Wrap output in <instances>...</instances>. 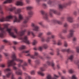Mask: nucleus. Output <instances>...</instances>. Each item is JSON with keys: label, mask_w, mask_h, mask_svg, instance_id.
<instances>
[{"label": "nucleus", "mask_w": 79, "mask_h": 79, "mask_svg": "<svg viewBox=\"0 0 79 79\" xmlns=\"http://www.w3.org/2000/svg\"><path fill=\"white\" fill-rule=\"evenodd\" d=\"M66 6V5H62V4H60L59 5V10L60 11H61V10H63V9L64 7Z\"/></svg>", "instance_id": "obj_23"}, {"label": "nucleus", "mask_w": 79, "mask_h": 79, "mask_svg": "<svg viewBox=\"0 0 79 79\" xmlns=\"http://www.w3.org/2000/svg\"><path fill=\"white\" fill-rule=\"evenodd\" d=\"M13 30L18 35H19V36H23L25 34V32L27 31L26 29H24V30H21L18 33V30L16 28H14L13 29Z\"/></svg>", "instance_id": "obj_7"}, {"label": "nucleus", "mask_w": 79, "mask_h": 79, "mask_svg": "<svg viewBox=\"0 0 79 79\" xmlns=\"http://www.w3.org/2000/svg\"><path fill=\"white\" fill-rule=\"evenodd\" d=\"M71 79H77V78L76 75H73L72 76V77H71Z\"/></svg>", "instance_id": "obj_39"}, {"label": "nucleus", "mask_w": 79, "mask_h": 79, "mask_svg": "<svg viewBox=\"0 0 79 79\" xmlns=\"http://www.w3.org/2000/svg\"><path fill=\"white\" fill-rule=\"evenodd\" d=\"M56 52L57 55H60V53H59V52H60V49H59V48L57 49Z\"/></svg>", "instance_id": "obj_43"}, {"label": "nucleus", "mask_w": 79, "mask_h": 79, "mask_svg": "<svg viewBox=\"0 0 79 79\" xmlns=\"http://www.w3.org/2000/svg\"><path fill=\"white\" fill-rule=\"evenodd\" d=\"M79 60H78L77 61V62L76 63V64H77V65L78 66V69H79Z\"/></svg>", "instance_id": "obj_59"}, {"label": "nucleus", "mask_w": 79, "mask_h": 79, "mask_svg": "<svg viewBox=\"0 0 79 79\" xmlns=\"http://www.w3.org/2000/svg\"><path fill=\"white\" fill-rule=\"evenodd\" d=\"M54 77H59V76L57 75L56 74H54Z\"/></svg>", "instance_id": "obj_62"}, {"label": "nucleus", "mask_w": 79, "mask_h": 79, "mask_svg": "<svg viewBox=\"0 0 79 79\" xmlns=\"http://www.w3.org/2000/svg\"><path fill=\"white\" fill-rule=\"evenodd\" d=\"M49 54H50V55H54L55 54L54 53V52H50L49 53Z\"/></svg>", "instance_id": "obj_54"}, {"label": "nucleus", "mask_w": 79, "mask_h": 79, "mask_svg": "<svg viewBox=\"0 0 79 79\" xmlns=\"http://www.w3.org/2000/svg\"><path fill=\"white\" fill-rule=\"evenodd\" d=\"M4 48V47L3 46H1V47L0 48V52H2V50H3Z\"/></svg>", "instance_id": "obj_42"}, {"label": "nucleus", "mask_w": 79, "mask_h": 79, "mask_svg": "<svg viewBox=\"0 0 79 79\" xmlns=\"http://www.w3.org/2000/svg\"><path fill=\"white\" fill-rule=\"evenodd\" d=\"M67 21L69 23H73V18L72 17H69L67 18Z\"/></svg>", "instance_id": "obj_21"}, {"label": "nucleus", "mask_w": 79, "mask_h": 79, "mask_svg": "<svg viewBox=\"0 0 79 79\" xmlns=\"http://www.w3.org/2000/svg\"><path fill=\"white\" fill-rule=\"evenodd\" d=\"M37 43V41H36V40H34L33 42V45H35V44H36Z\"/></svg>", "instance_id": "obj_47"}, {"label": "nucleus", "mask_w": 79, "mask_h": 79, "mask_svg": "<svg viewBox=\"0 0 79 79\" xmlns=\"http://www.w3.org/2000/svg\"><path fill=\"white\" fill-rule=\"evenodd\" d=\"M64 26L65 28H68L69 26V25L67 23H65L64 24Z\"/></svg>", "instance_id": "obj_35"}, {"label": "nucleus", "mask_w": 79, "mask_h": 79, "mask_svg": "<svg viewBox=\"0 0 79 79\" xmlns=\"http://www.w3.org/2000/svg\"><path fill=\"white\" fill-rule=\"evenodd\" d=\"M42 35H43V33H40L38 35V37H41V36Z\"/></svg>", "instance_id": "obj_55"}, {"label": "nucleus", "mask_w": 79, "mask_h": 79, "mask_svg": "<svg viewBox=\"0 0 79 79\" xmlns=\"http://www.w3.org/2000/svg\"><path fill=\"white\" fill-rule=\"evenodd\" d=\"M68 72L69 74H72L74 73V70L72 69H70L69 70Z\"/></svg>", "instance_id": "obj_33"}, {"label": "nucleus", "mask_w": 79, "mask_h": 79, "mask_svg": "<svg viewBox=\"0 0 79 79\" xmlns=\"http://www.w3.org/2000/svg\"><path fill=\"white\" fill-rule=\"evenodd\" d=\"M16 5L17 6H23L24 5V3L22 2L21 0H20V1H17L16 3Z\"/></svg>", "instance_id": "obj_18"}, {"label": "nucleus", "mask_w": 79, "mask_h": 79, "mask_svg": "<svg viewBox=\"0 0 79 79\" xmlns=\"http://www.w3.org/2000/svg\"><path fill=\"white\" fill-rule=\"evenodd\" d=\"M24 74L25 75V76H26V77L25 78V79H31V76H30L28 75V74H27V73H24Z\"/></svg>", "instance_id": "obj_26"}, {"label": "nucleus", "mask_w": 79, "mask_h": 79, "mask_svg": "<svg viewBox=\"0 0 79 79\" xmlns=\"http://www.w3.org/2000/svg\"><path fill=\"white\" fill-rule=\"evenodd\" d=\"M11 71V69L9 68H7L4 70V72L5 73H7L6 75V77L8 78H10V76L11 74V79H15V78L14 77V74L13 73V72Z\"/></svg>", "instance_id": "obj_4"}, {"label": "nucleus", "mask_w": 79, "mask_h": 79, "mask_svg": "<svg viewBox=\"0 0 79 79\" xmlns=\"http://www.w3.org/2000/svg\"><path fill=\"white\" fill-rule=\"evenodd\" d=\"M64 17H62L61 18V21L60 20H57L54 19L52 20V22L53 23H57L58 24H59L60 25H61L63 24V21H64Z\"/></svg>", "instance_id": "obj_11"}, {"label": "nucleus", "mask_w": 79, "mask_h": 79, "mask_svg": "<svg viewBox=\"0 0 79 79\" xmlns=\"http://www.w3.org/2000/svg\"><path fill=\"white\" fill-rule=\"evenodd\" d=\"M31 26L32 27L33 31H39V27L36 25L34 23H32L31 24Z\"/></svg>", "instance_id": "obj_13"}, {"label": "nucleus", "mask_w": 79, "mask_h": 79, "mask_svg": "<svg viewBox=\"0 0 79 79\" xmlns=\"http://www.w3.org/2000/svg\"><path fill=\"white\" fill-rule=\"evenodd\" d=\"M43 6L44 7V8H47V4H43Z\"/></svg>", "instance_id": "obj_51"}, {"label": "nucleus", "mask_w": 79, "mask_h": 79, "mask_svg": "<svg viewBox=\"0 0 79 79\" xmlns=\"http://www.w3.org/2000/svg\"><path fill=\"white\" fill-rule=\"evenodd\" d=\"M48 5H52L53 6H55V5H56L55 3H52V1L51 0H49L48 2Z\"/></svg>", "instance_id": "obj_22"}, {"label": "nucleus", "mask_w": 79, "mask_h": 79, "mask_svg": "<svg viewBox=\"0 0 79 79\" xmlns=\"http://www.w3.org/2000/svg\"><path fill=\"white\" fill-rule=\"evenodd\" d=\"M3 42H5V43H8V40H3Z\"/></svg>", "instance_id": "obj_61"}, {"label": "nucleus", "mask_w": 79, "mask_h": 79, "mask_svg": "<svg viewBox=\"0 0 79 79\" xmlns=\"http://www.w3.org/2000/svg\"><path fill=\"white\" fill-rule=\"evenodd\" d=\"M43 47L45 48V49H47L48 48V45L47 44H44L43 45Z\"/></svg>", "instance_id": "obj_38"}, {"label": "nucleus", "mask_w": 79, "mask_h": 79, "mask_svg": "<svg viewBox=\"0 0 79 79\" xmlns=\"http://www.w3.org/2000/svg\"><path fill=\"white\" fill-rule=\"evenodd\" d=\"M3 54H4V55H5L6 56H8V53H3Z\"/></svg>", "instance_id": "obj_64"}, {"label": "nucleus", "mask_w": 79, "mask_h": 79, "mask_svg": "<svg viewBox=\"0 0 79 79\" xmlns=\"http://www.w3.org/2000/svg\"><path fill=\"white\" fill-rule=\"evenodd\" d=\"M35 70H32L31 72V74L32 75H35Z\"/></svg>", "instance_id": "obj_41"}, {"label": "nucleus", "mask_w": 79, "mask_h": 79, "mask_svg": "<svg viewBox=\"0 0 79 79\" xmlns=\"http://www.w3.org/2000/svg\"><path fill=\"white\" fill-rule=\"evenodd\" d=\"M72 27L73 28V29H76V27L78 28L79 27V24H73L72 25Z\"/></svg>", "instance_id": "obj_25"}, {"label": "nucleus", "mask_w": 79, "mask_h": 79, "mask_svg": "<svg viewBox=\"0 0 79 79\" xmlns=\"http://www.w3.org/2000/svg\"><path fill=\"white\" fill-rule=\"evenodd\" d=\"M40 13L41 14L43 15V18L44 19L46 20L47 22H49L50 21V20L48 19V15L47 13H45V11L43 10H41L40 11Z\"/></svg>", "instance_id": "obj_10"}, {"label": "nucleus", "mask_w": 79, "mask_h": 79, "mask_svg": "<svg viewBox=\"0 0 79 79\" xmlns=\"http://www.w3.org/2000/svg\"><path fill=\"white\" fill-rule=\"evenodd\" d=\"M12 2V0H6L3 2L4 4H6L8 3H11Z\"/></svg>", "instance_id": "obj_29"}, {"label": "nucleus", "mask_w": 79, "mask_h": 79, "mask_svg": "<svg viewBox=\"0 0 79 79\" xmlns=\"http://www.w3.org/2000/svg\"><path fill=\"white\" fill-rule=\"evenodd\" d=\"M62 32L63 33H64V34H66L67 33V32H68V31H67V29H64L62 30Z\"/></svg>", "instance_id": "obj_36"}, {"label": "nucleus", "mask_w": 79, "mask_h": 79, "mask_svg": "<svg viewBox=\"0 0 79 79\" xmlns=\"http://www.w3.org/2000/svg\"><path fill=\"white\" fill-rule=\"evenodd\" d=\"M15 74L17 75H22L23 72L21 69H19L18 71L15 72Z\"/></svg>", "instance_id": "obj_20"}, {"label": "nucleus", "mask_w": 79, "mask_h": 79, "mask_svg": "<svg viewBox=\"0 0 79 79\" xmlns=\"http://www.w3.org/2000/svg\"><path fill=\"white\" fill-rule=\"evenodd\" d=\"M70 33L67 36V38L69 39H70L71 37H72L73 36V34H74V32H75L74 30L73 29H71L70 30Z\"/></svg>", "instance_id": "obj_16"}, {"label": "nucleus", "mask_w": 79, "mask_h": 79, "mask_svg": "<svg viewBox=\"0 0 79 79\" xmlns=\"http://www.w3.org/2000/svg\"><path fill=\"white\" fill-rule=\"evenodd\" d=\"M74 58V55H71L69 58V60H70L71 61H73V58Z\"/></svg>", "instance_id": "obj_27"}, {"label": "nucleus", "mask_w": 79, "mask_h": 79, "mask_svg": "<svg viewBox=\"0 0 79 79\" xmlns=\"http://www.w3.org/2000/svg\"><path fill=\"white\" fill-rule=\"evenodd\" d=\"M28 63L29 64H31V60L30 59H28Z\"/></svg>", "instance_id": "obj_48"}, {"label": "nucleus", "mask_w": 79, "mask_h": 79, "mask_svg": "<svg viewBox=\"0 0 79 79\" xmlns=\"http://www.w3.org/2000/svg\"><path fill=\"white\" fill-rule=\"evenodd\" d=\"M73 14L75 16L77 15V12L76 11H74L73 12Z\"/></svg>", "instance_id": "obj_50"}, {"label": "nucleus", "mask_w": 79, "mask_h": 79, "mask_svg": "<svg viewBox=\"0 0 79 79\" xmlns=\"http://www.w3.org/2000/svg\"><path fill=\"white\" fill-rule=\"evenodd\" d=\"M25 48H26V47L24 45H22L21 47L19 48V50H23V49H25Z\"/></svg>", "instance_id": "obj_28"}, {"label": "nucleus", "mask_w": 79, "mask_h": 79, "mask_svg": "<svg viewBox=\"0 0 79 79\" xmlns=\"http://www.w3.org/2000/svg\"><path fill=\"white\" fill-rule=\"evenodd\" d=\"M11 58L12 60H8L7 62L8 67H10V66H13V69L15 70H17V69H18V68L14 66L16 64V63L14 61H17L20 62L18 64V67L19 68L22 67V68L24 71H26V69L25 67V66H27V64L26 62H25L23 65H21V63L23 62V60L19 59H17L16 54L15 52H12Z\"/></svg>", "instance_id": "obj_1"}, {"label": "nucleus", "mask_w": 79, "mask_h": 79, "mask_svg": "<svg viewBox=\"0 0 79 79\" xmlns=\"http://www.w3.org/2000/svg\"><path fill=\"white\" fill-rule=\"evenodd\" d=\"M61 52H67L68 53H73V51L70 49H62L61 50Z\"/></svg>", "instance_id": "obj_17"}, {"label": "nucleus", "mask_w": 79, "mask_h": 79, "mask_svg": "<svg viewBox=\"0 0 79 79\" xmlns=\"http://www.w3.org/2000/svg\"><path fill=\"white\" fill-rule=\"evenodd\" d=\"M0 13L2 15H3V9L1 6H0Z\"/></svg>", "instance_id": "obj_32"}, {"label": "nucleus", "mask_w": 79, "mask_h": 79, "mask_svg": "<svg viewBox=\"0 0 79 79\" xmlns=\"http://www.w3.org/2000/svg\"><path fill=\"white\" fill-rule=\"evenodd\" d=\"M30 52V50H28L27 51H24L22 52V53H28L29 54L26 55V56H30V57L32 59H36V57H35V56H37L39 55V53L37 52H35L34 53V55H31L30 54H29V52Z\"/></svg>", "instance_id": "obj_5"}, {"label": "nucleus", "mask_w": 79, "mask_h": 79, "mask_svg": "<svg viewBox=\"0 0 79 79\" xmlns=\"http://www.w3.org/2000/svg\"><path fill=\"white\" fill-rule=\"evenodd\" d=\"M31 34L32 35L33 37H35V35L33 32L30 31H28L27 35H29Z\"/></svg>", "instance_id": "obj_24"}, {"label": "nucleus", "mask_w": 79, "mask_h": 79, "mask_svg": "<svg viewBox=\"0 0 79 79\" xmlns=\"http://www.w3.org/2000/svg\"><path fill=\"white\" fill-rule=\"evenodd\" d=\"M42 23H43L42 22H39L38 24H39L40 25V26H42V27H44L45 25H44L42 24Z\"/></svg>", "instance_id": "obj_34"}, {"label": "nucleus", "mask_w": 79, "mask_h": 79, "mask_svg": "<svg viewBox=\"0 0 79 79\" xmlns=\"http://www.w3.org/2000/svg\"><path fill=\"white\" fill-rule=\"evenodd\" d=\"M28 14L29 15V16L26 17L24 19V21H23V23L24 24H26V23H27L28 21H29V18L32 17V16L34 14V12H33L32 11L30 10L28 12Z\"/></svg>", "instance_id": "obj_8"}, {"label": "nucleus", "mask_w": 79, "mask_h": 79, "mask_svg": "<svg viewBox=\"0 0 79 79\" xmlns=\"http://www.w3.org/2000/svg\"><path fill=\"white\" fill-rule=\"evenodd\" d=\"M57 66L58 69H60V66L59 64H57Z\"/></svg>", "instance_id": "obj_63"}, {"label": "nucleus", "mask_w": 79, "mask_h": 79, "mask_svg": "<svg viewBox=\"0 0 79 79\" xmlns=\"http://www.w3.org/2000/svg\"><path fill=\"white\" fill-rule=\"evenodd\" d=\"M61 40H58L57 43L58 45H62V43H61Z\"/></svg>", "instance_id": "obj_31"}, {"label": "nucleus", "mask_w": 79, "mask_h": 79, "mask_svg": "<svg viewBox=\"0 0 79 79\" xmlns=\"http://www.w3.org/2000/svg\"><path fill=\"white\" fill-rule=\"evenodd\" d=\"M64 46H65L66 47H68V44L66 41L64 42Z\"/></svg>", "instance_id": "obj_45"}, {"label": "nucleus", "mask_w": 79, "mask_h": 79, "mask_svg": "<svg viewBox=\"0 0 79 79\" xmlns=\"http://www.w3.org/2000/svg\"><path fill=\"white\" fill-rule=\"evenodd\" d=\"M0 31H1V32H0V37H3L6 34V32L4 31L5 29H6V31L10 35H11L13 38H16V36L15 35L14 32H12L11 31V29H9L8 28V25L6 24H4V27L2 28L0 26Z\"/></svg>", "instance_id": "obj_3"}, {"label": "nucleus", "mask_w": 79, "mask_h": 79, "mask_svg": "<svg viewBox=\"0 0 79 79\" xmlns=\"http://www.w3.org/2000/svg\"><path fill=\"white\" fill-rule=\"evenodd\" d=\"M48 67L47 65L46 64H44L43 65V67L41 68L40 69L41 71H39L38 72V74L40 75H41L42 76H44L45 75L44 73H42V71H45V68H47Z\"/></svg>", "instance_id": "obj_6"}, {"label": "nucleus", "mask_w": 79, "mask_h": 79, "mask_svg": "<svg viewBox=\"0 0 79 79\" xmlns=\"http://www.w3.org/2000/svg\"><path fill=\"white\" fill-rule=\"evenodd\" d=\"M19 19H17L16 16H13L11 15H10L6 17H2L0 19V21L1 22H4V21H9L10 19H11L13 18H14L15 19L14 21V23H19L23 19V15L21 14H19Z\"/></svg>", "instance_id": "obj_2"}, {"label": "nucleus", "mask_w": 79, "mask_h": 79, "mask_svg": "<svg viewBox=\"0 0 79 79\" xmlns=\"http://www.w3.org/2000/svg\"><path fill=\"white\" fill-rule=\"evenodd\" d=\"M38 49L39 50H40V51H42V47H40L39 48H38Z\"/></svg>", "instance_id": "obj_49"}, {"label": "nucleus", "mask_w": 79, "mask_h": 79, "mask_svg": "<svg viewBox=\"0 0 79 79\" xmlns=\"http://www.w3.org/2000/svg\"><path fill=\"white\" fill-rule=\"evenodd\" d=\"M52 12H53L54 14L57 15H60V13L58 12L56 10L53 9H51L49 12V15L51 17L53 16V13Z\"/></svg>", "instance_id": "obj_12"}, {"label": "nucleus", "mask_w": 79, "mask_h": 79, "mask_svg": "<svg viewBox=\"0 0 79 79\" xmlns=\"http://www.w3.org/2000/svg\"><path fill=\"white\" fill-rule=\"evenodd\" d=\"M52 42L53 44H54V45H56V41H55V40H52Z\"/></svg>", "instance_id": "obj_52"}, {"label": "nucleus", "mask_w": 79, "mask_h": 79, "mask_svg": "<svg viewBox=\"0 0 79 79\" xmlns=\"http://www.w3.org/2000/svg\"><path fill=\"white\" fill-rule=\"evenodd\" d=\"M23 27H27V25H23L22 26Z\"/></svg>", "instance_id": "obj_58"}, {"label": "nucleus", "mask_w": 79, "mask_h": 79, "mask_svg": "<svg viewBox=\"0 0 79 79\" xmlns=\"http://www.w3.org/2000/svg\"><path fill=\"white\" fill-rule=\"evenodd\" d=\"M73 40L74 42L76 41V40H77V38H76V37H74L73 39Z\"/></svg>", "instance_id": "obj_56"}, {"label": "nucleus", "mask_w": 79, "mask_h": 79, "mask_svg": "<svg viewBox=\"0 0 79 79\" xmlns=\"http://www.w3.org/2000/svg\"><path fill=\"white\" fill-rule=\"evenodd\" d=\"M19 39L20 40H23V42L26 43V44H30V42H29V40L27 39V36H24L23 38L21 37Z\"/></svg>", "instance_id": "obj_14"}, {"label": "nucleus", "mask_w": 79, "mask_h": 79, "mask_svg": "<svg viewBox=\"0 0 79 79\" xmlns=\"http://www.w3.org/2000/svg\"><path fill=\"white\" fill-rule=\"evenodd\" d=\"M51 34H52V33L51 32H48L47 33V35H51Z\"/></svg>", "instance_id": "obj_53"}, {"label": "nucleus", "mask_w": 79, "mask_h": 79, "mask_svg": "<svg viewBox=\"0 0 79 79\" xmlns=\"http://www.w3.org/2000/svg\"><path fill=\"white\" fill-rule=\"evenodd\" d=\"M41 41H42V42H45V41H46V42H47V40H45V39H44V38H42Z\"/></svg>", "instance_id": "obj_60"}, {"label": "nucleus", "mask_w": 79, "mask_h": 79, "mask_svg": "<svg viewBox=\"0 0 79 79\" xmlns=\"http://www.w3.org/2000/svg\"><path fill=\"white\" fill-rule=\"evenodd\" d=\"M46 64H47L48 66H52L54 70L55 69L54 67L55 63H54V62H53V60L52 62H50V61L48 60L46 62Z\"/></svg>", "instance_id": "obj_15"}, {"label": "nucleus", "mask_w": 79, "mask_h": 79, "mask_svg": "<svg viewBox=\"0 0 79 79\" xmlns=\"http://www.w3.org/2000/svg\"><path fill=\"white\" fill-rule=\"evenodd\" d=\"M0 67H2V68H5V64H0Z\"/></svg>", "instance_id": "obj_44"}, {"label": "nucleus", "mask_w": 79, "mask_h": 79, "mask_svg": "<svg viewBox=\"0 0 79 79\" xmlns=\"http://www.w3.org/2000/svg\"><path fill=\"white\" fill-rule=\"evenodd\" d=\"M10 11H13L14 13L16 15L19 14L21 12V9L20 8H18L16 10V7H13L10 9Z\"/></svg>", "instance_id": "obj_9"}, {"label": "nucleus", "mask_w": 79, "mask_h": 79, "mask_svg": "<svg viewBox=\"0 0 79 79\" xmlns=\"http://www.w3.org/2000/svg\"><path fill=\"white\" fill-rule=\"evenodd\" d=\"M55 37V35H52L51 37H48L47 38V40H46V42H50V40L52 38V39H54Z\"/></svg>", "instance_id": "obj_19"}, {"label": "nucleus", "mask_w": 79, "mask_h": 79, "mask_svg": "<svg viewBox=\"0 0 79 79\" xmlns=\"http://www.w3.org/2000/svg\"><path fill=\"white\" fill-rule=\"evenodd\" d=\"M71 3V2L70 1L68 3L66 4V5H69Z\"/></svg>", "instance_id": "obj_57"}, {"label": "nucleus", "mask_w": 79, "mask_h": 79, "mask_svg": "<svg viewBox=\"0 0 79 79\" xmlns=\"http://www.w3.org/2000/svg\"><path fill=\"white\" fill-rule=\"evenodd\" d=\"M35 63L36 64H37V65H39V64H40V60H36L35 61Z\"/></svg>", "instance_id": "obj_37"}, {"label": "nucleus", "mask_w": 79, "mask_h": 79, "mask_svg": "<svg viewBox=\"0 0 79 79\" xmlns=\"http://www.w3.org/2000/svg\"><path fill=\"white\" fill-rule=\"evenodd\" d=\"M76 51L77 53H79V47H77L76 48Z\"/></svg>", "instance_id": "obj_46"}, {"label": "nucleus", "mask_w": 79, "mask_h": 79, "mask_svg": "<svg viewBox=\"0 0 79 79\" xmlns=\"http://www.w3.org/2000/svg\"><path fill=\"white\" fill-rule=\"evenodd\" d=\"M27 10H31L32 9V7L31 6H28L27 7Z\"/></svg>", "instance_id": "obj_40"}, {"label": "nucleus", "mask_w": 79, "mask_h": 79, "mask_svg": "<svg viewBox=\"0 0 79 79\" xmlns=\"http://www.w3.org/2000/svg\"><path fill=\"white\" fill-rule=\"evenodd\" d=\"M58 36L61 39H65V38L64 36H62L61 34L59 33L58 35Z\"/></svg>", "instance_id": "obj_30"}]
</instances>
